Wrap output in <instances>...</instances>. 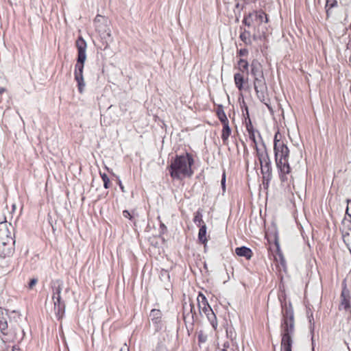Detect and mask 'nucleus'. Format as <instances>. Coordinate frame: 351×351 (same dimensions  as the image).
Wrapping results in <instances>:
<instances>
[{
	"label": "nucleus",
	"mask_w": 351,
	"mask_h": 351,
	"mask_svg": "<svg viewBox=\"0 0 351 351\" xmlns=\"http://www.w3.org/2000/svg\"><path fill=\"white\" fill-rule=\"evenodd\" d=\"M234 80L236 87L239 90L243 89L244 77L243 75L240 73H237L234 75Z\"/></svg>",
	"instance_id": "aec40b11"
},
{
	"label": "nucleus",
	"mask_w": 351,
	"mask_h": 351,
	"mask_svg": "<svg viewBox=\"0 0 351 351\" xmlns=\"http://www.w3.org/2000/svg\"><path fill=\"white\" fill-rule=\"evenodd\" d=\"M239 55L240 56H247L248 54V50L245 48L244 49H241L239 51Z\"/></svg>",
	"instance_id": "4c0bfd02"
},
{
	"label": "nucleus",
	"mask_w": 351,
	"mask_h": 351,
	"mask_svg": "<svg viewBox=\"0 0 351 351\" xmlns=\"http://www.w3.org/2000/svg\"><path fill=\"white\" fill-rule=\"evenodd\" d=\"M190 315L191 316V318L193 321L194 316L196 315V313L195 311V306L193 304H189V313H186V309L184 308V311L183 313V317H184L185 322H186V319H188Z\"/></svg>",
	"instance_id": "5701e85b"
},
{
	"label": "nucleus",
	"mask_w": 351,
	"mask_h": 351,
	"mask_svg": "<svg viewBox=\"0 0 351 351\" xmlns=\"http://www.w3.org/2000/svg\"><path fill=\"white\" fill-rule=\"evenodd\" d=\"M350 28L351 29V23H350Z\"/></svg>",
	"instance_id": "8fccbe9b"
},
{
	"label": "nucleus",
	"mask_w": 351,
	"mask_h": 351,
	"mask_svg": "<svg viewBox=\"0 0 351 351\" xmlns=\"http://www.w3.org/2000/svg\"><path fill=\"white\" fill-rule=\"evenodd\" d=\"M94 24L97 32H98L104 50L108 47L110 40V30L108 26V18L101 14H97L94 20Z\"/></svg>",
	"instance_id": "6e6552de"
},
{
	"label": "nucleus",
	"mask_w": 351,
	"mask_h": 351,
	"mask_svg": "<svg viewBox=\"0 0 351 351\" xmlns=\"http://www.w3.org/2000/svg\"><path fill=\"white\" fill-rule=\"evenodd\" d=\"M217 115L222 124L229 122L222 105L218 106L217 109Z\"/></svg>",
	"instance_id": "412c9836"
},
{
	"label": "nucleus",
	"mask_w": 351,
	"mask_h": 351,
	"mask_svg": "<svg viewBox=\"0 0 351 351\" xmlns=\"http://www.w3.org/2000/svg\"><path fill=\"white\" fill-rule=\"evenodd\" d=\"M100 175L104 181V187L106 189H108L109 187V184H110V178L108 177V176L105 173H101L100 172Z\"/></svg>",
	"instance_id": "7c9ffc66"
},
{
	"label": "nucleus",
	"mask_w": 351,
	"mask_h": 351,
	"mask_svg": "<svg viewBox=\"0 0 351 351\" xmlns=\"http://www.w3.org/2000/svg\"><path fill=\"white\" fill-rule=\"evenodd\" d=\"M199 227V230L198 232V239L202 243L205 244L208 241L206 237L207 229L206 225L205 224V223H203L202 226H200Z\"/></svg>",
	"instance_id": "6ab92c4d"
},
{
	"label": "nucleus",
	"mask_w": 351,
	"mask_h": 351,
	"mask_svg": "<svg viewBox=\"0 0 351 351\" xmlns=\"http://www.w3.org/2000/svg\"><path fill=\"white\" fill-rule=\"evenodd\" d=\"M213 309L211 308L210 306L208 304L207 306H204L201 309L200 313H204L205 315L208 314L210 311H211Z\"/></svg>",
	"instance_id": "f704fd0d"
},
{
	"label": "nucleus",
	"mask_w": 351,
	"mask_h": 351,
	"mask_svg": "<svg viewBox=\"0 0 351 351\" xmlns=\"http://www.w3.org/2000/svg\"><path fill=\"white\" fill-rule=\"evenodd\" d=\"M228 346H229V343H228V342L225 343L223 344V351H227L226 348H228Z\"/></svg>",
	"instance_id": "79ce46f5"
},
{
	"label": "nucleus",
	"mask_w": 351,
	"mask_h": 351,
	"mask_svg": "<svg viewBox=\"0 0 351 351\" xmlns=\"http://www.w3.org/2000/svg\"><path fill=\"white\" fill-rule=\"evenodd\" d=\"M197 304H198V308H199V311H201V309L202 308V307L204 306H207L208 304H209L207 301L206 298L202 293H199V295L197 298Z\"/></svg>",
	"instance_id": "4be33fe9"
},
{
	"label": "nucleus",
	"mask_w": 351,
	"mask_h": 351,
	"mask_svg": "<svg viewBox=\"0 0 351 351\" xmlns=\"http://www.w3.org/2000/svg\"><path fill=\"white\" fill-rule=\"evenodd\" d=\"M104 119H105V117H104ZM102 121H103V118L101 117V122L102 123Z\"/></svg>",
	"instance_id": "09e8293b"
},
{
	"label": "nucleus",
	"mask_w": 351,
	"mask_h": 351,
	"mask_svg": "<svg viewBox=\"0 0 351 351\" xmlns=\"http://www.w3.org/2000/svg\"><path fill=\"white\" fill-rule=\"evenodd\" d=\"M119 351H129V350H128V348H121V349L119 350Z\"/></svg>",
	"instance_id": "a18cd8bd"
},
{
	"label": "nucleus",
	"mask_w": 351,
	"mask_h": 351,
	"mask_svg": "<svg viewBox=\"0 0 351 351\" xmlns=\"http://www.w3.org/2000/svg\"><path fill=\"white\" fill-rule=\"evenodd\" d=\"M261 173L263 174V178L269 182L272 178V168L271 163H267L261 165Z\"/></svg>",
	"instance_id": "ddd939ff"
},
{
	"label": "nucleus",
	"mask_w": 351,
	"mask_h": 351,
	"mask_svg": "<svg viewBox=\"0 0 351 351\" xmlns=\"http://www.w3.org/2000/svg\"><path fill=\"white\" fill-rule=\"evenodd\" d=\"M342 237L344 243L351 254V220L348 221V231H342Z\"/></svg>",
	"instance_id": "4468645a"
},
{
	"label": "nucleus",
	"mask_w": 351,
	"mask_h": 351,
	"mask_svg": "<svg viewBox=\"0 0 351 351\" xmlns=\"http://www.w3.org/2000/svg\"><path fill=\"white\" fill-rule=\"evenodd\" d=\"M158 351H169L167 348L160 347L158 349Z\"/></svg>",
	"instance_id": "37998d69"
},
{
	"label": "nucleus",
	"mask_w": 351,
	"mask_h": 351,
	"mask_svg": "<svg viewBox=\"0 0 351 351\" xmlns=\"http://www.w3.org/2000/svg\"><path fill=\"white\" fill-rule=\"evenodd\" d=\"M239 69L241 72H246L248 74L249 64L247 60L244 59H240L238 62Z\"/></svg>",
	"instance_id": "393cba45"
},
{
	"label": "nucleus",
	"mask_w": 351,
	"mask_h": 351,
	"mask_svg": "<svg viewBox=\"0 0 351 351\" xmlns=\"http://www.w3.org/2000/svg\"><path fill=\"white\" fill-rule=\"evenodd\" d=\"M250 67L251 74L254 78L264 76L262 65L258 60H254L250 64Z\"/></svg>",
	"instance_id": "f8f14e48"
},
{
	"label": "nucleus",
	"mask_w": 351,
	"mask_h": 351,
	"mask_svg": "<svg viewBox=\"0 0 351 351\" xmlns=\"http://www.w3.org/2000/svg\"><path fill=\"white\" fill-rule=\"evenodd\" d=\"M240 38L241 40L245 43L246 45H250L251 44V40H250V33L248 31L244 30L240 34Z\"/></svg>",
	"instance_id": "bb28decb"
},
{
	"label": "nucleus",
	"mask_w": 351,
	"mask_h": 351,
	"mask_svg": "<svg viewBox=\"0 0 351 351\" xmlns=\"http://www.w3.org/2000/svg\"><path fill=\"white\" fill-rule=\"evenodd\" d=\"M64 282L58 279L51 282L50 287L52 291L51 299L54 306V311L58 319H60L65 312V302L62 297Z\"/></svg>",
	"instance_id": "0eeeda50"
},
{
	"label": "nucleus",
	"mask_w": 351,
	"mask_h": 351,
	"mask_svg": "<svg viewBox=\"0 0 351 351\" xmlns=\"http://www.w3.org/2000/svg\"><path fill=\"white\" fill-rule=\"evenodd\" d=\"M254 86L256 93L257 97L259 100L265 104L269 108V106L267 104V86L266 84L264 76L261 77H256L254 79Z\"/></svg>",
	"instance_id": "1a4fd4ad"
},
{
	"label": "nucleus",
	"mask_w": 351,
	"mask_h": 351,
	"mask_svg": "<svg viewBox=\"0 0 351 351\" xmlns=\"http://www.w3.org/2000/svg\"><path fill=\"white\" fill-rule=\"evenodd\" d=\"M5 91V88H0V95L3 94L4 92Z\"/></svg>",
	"instance_id": "c03bdc74"
},
{
	"label": "nucleus",
	"mask_w": 351,
	"mask_h": 351,
	"mask_svg": "<svg viewBox=\"0 0 351 351\" xmlns=\"http://www.w3.org/2000/svg\"><path fill=\"white\" fill-rule=\"evenodd\" d=\"M14 227L6 221L0 222V256H10L14 252Z\"/></svg>",
	"instance_id": "423d86ee"
},
{
	"label": "nucleus",
	"mask_w": 351,
	"mask_h": 351,
	"mask_svg": "<svg viewBox=\"0 0 351 351\" xmlns=\"http://www.w3.org/2000/svg\"><path fill=\"white\" fill-rule=\"evenodd\" d=\"M246 130L248 132L249 138L254 143V148L256 149V147H258V146H257V141L256 139L255 133L257 132L258 134V136L260 138H261V134H259V132L258 131L254 130L253 125H252L250 121L249 123L246 124Z\"/></svg>",
	"instance_id": "f3484780"
},
{
	"label": "nucleus",
	"mask_w": 351,
	"mask_h": 351,
	"mask_svg": "<svg viewBox=\"0 0 351 351\" xmlns=\"http://www.w3.org/2000/svg\"><path fill=\"white\" fill-rule=\"evenodd\" d=\"M231 134V129L229 126V122L223 124V130L221 134V139L223 144L228 143V139Z\"/></svg>",
	"instance_id": "a211bd4d"
},
{
	"label": "nucleus",
	"mask_w": 351,
	"mask_h": 351,
	"mask_svg": "<svg viewBox=\"0 0 351 351\" xmlns=\"http://www.w3.org/2000/svg\"><path fill=\"white\" fill-rule=\"evenodd\" d=\"M193 221L195 223H196L197 226H202L203 223H204V221L202 220V214L201 210H198L197 211H196V213H195Z\"/></svg>",
	"instance_id": "c85d7f7f"
},
{
	"label": "nucleus",
	"mask_w": 351,
	"mask_h": 351,
	"mask_svg": "<svg viewBox=\"0 0 351 351\" xmlns=\"http://www.w3.org/2000/svg\"><path fill=\"white\" fill-rule=\"evenodd\" d=\"M337 6V0H326V9L327 16H329V15H330V9L335 8Z\"/></svg>",
	"instance_id": "cd10ccee"
},
{
	"label": "nucleus",
	"mask_w": 351,
	"mask_h": 351,
	"mask_svg": "<svg viewBox=\"0 0 351 351\" xmlns=\"http://www.w3.org/2000/svg\"><path fill=\"white\" fill-rule=\"evenodd\" d=\"M75 47L77 49V62L75 66V80L77 83L78 90L80 93H82L85 87V83L83 77V70L84 62L86 60V41L82 36H79L75 42Z\"/></svg>",
	"instance_id": "39448f33"
},
{
	"label": "nucleus",
	"mask_w": 351,
	"mask_h": 351,
	"mask_svg": "<svg viewBox=\"0 0 351 351\" xmlns=\"http://www.w3.org/2000/svg\"><path fill=\"white\" fill-rule=\"evenodd\" d=\"M254 22V19L252 18V14L249 13L247 15L245 16L243 20V23L245 25L250 27L252 23Z\"/></svg>",
	"instance_id": "c756f323"
},
{
	"label": "nucleus",
	"mask_w": 351,
	"mask_h": 351,
	"mask_svg": "<svg viewBox=\"0 0 351 351\" xmlns=\"http://www.w3.org/2000/svg\"><path fill=\"white\" fill-rule=\"evenodd\" d=\"M282 318L280 324L281 329V351H291L292 337L295 331L294 313L291 304H282Z\"/></svg>",
	"instance_id": "f03ea898"
},
{
	"label": "nucleus",
	"mask_w": 351,
	"mask_h": 351,
	"mask_svg": "<svg viewBox=\"0 0 351 351\" xmlns=\"http://www.w3.org/2000/svg\"><path fill=\"white\" fill-rule=\"evenodd\" d=\"M254 21L261 24L263 22L267 23L268 18L267 14L263 10L254 11L251 12Z\"/></svg>",
	"instance_id": "2eb2a0df"
},
{
	"label": "nucleus",
	"mask_w": 351,
	"mask_h": 351,
	"mask_svg": "<svg viewBox=\"0 0 351 351\" xmlns=\"http://www.w3.org/2000/svg\"><path fill=\"white\" fill-rule=\"evenodd\" d=\"M38 282V278H33L30 279L29 283H28V289H32L37 284Z\"/></svg>",
	"instance_id": "473e14b6"
},
{
	"label": "nucleus",
	"mask_w": 351,
	"mask_h": 351,
	"mask_svg": "<svg viewBox=\"0 0 351 351\" xmlns=\"http://www.w3.org/2000/svg\"><path fill=\"white\" fill-rule=\"evenodd\" d=\"M347 202H348V206H347V208H346V214L347 215H348L350 218H351V214H350V213H349V210L350 209V207L349 206V204L350 203V200L348 199Z\"/></svg>",
	"instance_id": "ea45409f"
},
{
	"label": "nucleus",
	"mask_w": 351,
	"mask_h": 351,
	"mask_svg": "<svg viewBox=\"0 0 351 351\" xmlns=\"http://www.w3.org/2000/svg\"><path fill=\"white\" fill-rule=\"evenodd\" d=\"M278 134H279V132H278L276 133V134L274 136V144L276 143H282V141H280V140L278 139Z\"/></svg>",
	"instance_id": "a19ab883"
},
{
	"label": "nucleus",
	"mask_w": 351,
	"mask_h": 351,
	"mask_svg": "<svg viewBox=\"0 0 351 351\" xmlns=\"http://www.w3.org/2000/svg\"><path fill=\"white\" fill-rule=\"evenodd\" d=\"M350 292L346 287H344L341 293V304L339 306V309L343 308L345 310H348L350 308Z\"/></svg>",
	"instance_id": "9d476101"
},
{
	"label": "nucleus",
	"mask_w": 351,
	"mask_h": 351,
	"mask_svg": "<svg viewBox=\"0 0 351 351\" xmlns=\"http://www.w3.org/2000/svg\"><path fill=\"white\" fill-rule=\"evenodd\" d=\"M199 343H205L207 340V335H204L203 332L200 331L197 336Z\"/></svg>",
	"instance_id": "2f4dec72"
},
{
	"label": "nucleus",
	"mask_w": 351,
	"mask_h": 351,
	"mask_svg": "<svg viewBox=\"0 0 351 351\" xmlns=\"http://www.w3.org/2000/svg\"><path fill=\"white\" fill-rule=\"evenodd\" d=\"M69 289H70L69 287L66 288L64 290L65 293H68Z\"/></svg>",
	"instance_id": "49530a36"
},
{
	"label": "nucleus",
	"mask_w": 351,
	"mask_h": 351,
	"mask_svg": "<svg viewBox=\"0 0 351 351\" xmlns=\"http://www.w3.org/2000/svg\"><path fill=\"white\" fill-rule=\"evenodd\" d=\"M274 149L280 179L282 182H288V175L291 173V168L288 162L289 149L284 143H276L274 145Z\"/></svg>",
	"instance_id": "20e7f679"
},
{
	"label": "nucleus",
	"mask_w": 351,
	"mask_h": 351,
	"mask_svg": "<svg viewBox=\"0 0 351 351\" xmlns=\"http://www.w3.org/2000/svg\"><path fill=\"white\" fill-rule=\"evenodd\" d=\"M208 321L210 322L212 326L216 329L217 326V321L215 314L214 313L213 311L212 310L210 311L208 314H206Z\"/></svg>",
	"instance_id": "b1692460"
},
{
	"label": "nucleus",
	"mask_w": 351,
	"mask_h": 351,
	"mask_svg": "<svg viewBox=\"0 0 351 351\" xmlns=\"http://www.w3.org/2000/svg\"><path fill=\"white\" fill-rule=\"evenodd\" d=\"M112 176L116 178V180H115V181H116V182H117V184H119V186H120V189H121V191H122L123 192H124V191H124V186H123V185L122 184V183H121V180L119 179V178H118V177H117V176H115V175H114V174L111 171V178H112Z\"/></svg>",
	"instance_id": "c9c22d12"
},
{
	"label": "nucleus",
	"mask_w": 351,
	"mask_h": 351,
	"mask_svg": "<svg viewBox=\"0 0 351 351\" xmlns=\"http://www.w3.org/2000/svg\"><path fill=\"white\" fill-rule=\"evenodd\" d=\"M160 234H164L167 230L166 226L162 223H161L160 225Z\"/></svg>",
	"instance_id": "58836bf2"
},
{
	"label": "nucleus",
	"mask_w": 351,
	"mask_h": 351,
	"mask_svg": "<svg viewBox=\"0 0 351 351\" xmlns=\"http://www.w3.org/2000/svg\"><path fill=\"white\" fill-rule=\"evenodd\" d=\"M235 253L237 254V255L245 257L247 260H250L253 254L251 249L245 246L237 247L235 249Z\"/></svg>",
	"instance_id": "dca6fc26"
},
{
	"label": "nucleus",
	"mask_w": 351,
	"mask_h": 351,
	"mask_svg": "<svg viewBox=\"0 0 351 351\" xmlns=\"http://www.w3.org/2000/svg\"><path fill=\"white\" fill-rule=\"evenodd\" d=\"M15 208H16V206H15L14 204H13V205H12V209H13V210H15Z\"/></svg>",
	"instance_id": "de8ad7c7"
},
{
	"label": "nucleus",
	"mask_w": 351,
	"mask_h": 351,
	"mask_svg": "<svg viewBox=\"0 0 351 351\" xmlns=\"http://www.w3.org/2000/svg\"><path fill=\"white\" fill-rule=\"evenodd\" d=\"M194 163L193 156L185 153L176 155L171 160V165L168 167L171 177L174 180H182L183 178H190L193 174L191 166Z\"/></svg>",
	"instance_id": "7ed1b4c3"
},
{
	"label": "nucleus",
	"mask_w": 351,
	"mask_h": 351,
	"mask_svg": "<svg viewBox=\"0 0 351 351\" xmlns=\"http://www.w3.org/2000/svg\"><path fill=\"white\" fill-rule=\"evenodd\" d=\"M12 314L14 315V322L8 311L0 308V331L4 337L2 340L4 342H20L25 336L24 330L19 324L21 315L15 311H13Z\"/></svg>",
	"instance_id": "f257e3e1"
},
{
	"label": "nucleus",
	"mask_w": 351,
	"mask_h": 351,
	"mask_svg": "<svg viewBox=\"0 0 351 351\" xmlns=\"http://www.w3.org/2000/svg\"><path fill=\"white\" fill-rule=\"evenodd\" d=\"M263 150L258 149V147H256V149L257 157L261 163V165L267 164V162L271 163V160L269 157L268 153L267 152L265 145L263 142Z\"/></svg>",
	"instance_id": "9b49d317"
},
{
	"label": "nucleus",
	"mask_w": 351,
	"mask_h": 351,
	"mask_svg": "<svg viewBox=\"0 0 351 351\" xmlns=\"http://www.w3.org/2000/svg\"><path fill=\"white\" fill-rule=\"evenodd\" d=\"M161 311L158 309H152L150 313V317L153 321L158 323L161 318Z\"/></svg>",
	"instance_id": "a878e982"
},
{
	"label": "nucleus",
	"mask_w": 351,
	"mask_h": 351,
	"mask_svg": "<svg viewBox=\"0 0 351 351\" xmlns=\"http://www.w3.org/2000/svg\"><path fill=\"white\" fill-rule=\"evenodd\" d=\"M226 172L223 171V173L222 174V177H221V188H222L223 192L226 191Z\"/></svg>",
	"instance_id": "72a5a7b5"
},
{
	"label": "nucleus",
	"mask_w": 351,
	"mask_h": 351,
	"mask_svg": "<svg viewBox=\"0 0 351 351\" xmlns=\"http://www.w3.org/2000/svg\"><path fill=\"white\" fill-rule=\"evenodd\" d=\"M123 215L124 217L128 218L130 220H132V218H133L132 214L128 210H125L123 211Z\"/></svg>",
	"instance_id": "e433bc0d"
}]
</instances>
